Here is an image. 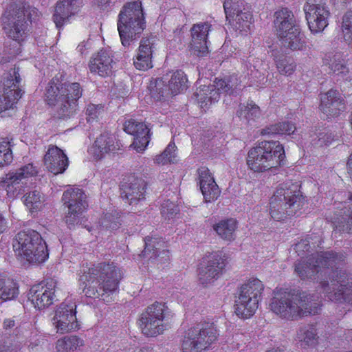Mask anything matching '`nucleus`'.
<instances>
[{
    "label": "nucleus",
    "instance_id": "1",
    "mask_svg": "<svg viewBox=\"0 0 352 352\" xmlns=\"http://www.w3.org/2000/svg\"><path fill=\"white\" fill-rule=\"evenodd\" d=\"M306 262L295 264V272L302 279L314 278L329 299L352 304V278L338 273L345 256L339 252H321L306 256Z\"/></svg>",
    "mask_w": 352,
    "mask_h": 352
},
{
    "label": "nucleus",
    "instance_id": "2",
    "mask_svg": "<svg viewBox=\"0 0 352 352\" xmlns=\"http://www.w3.org/2000/svg\"><path fill=\"white\" fill-rule=\"evenodd\" d=\"M271 310L281 318L297 320L318 313L321 304L318 297L305 292L290 290L277 292L272 298Z\"/></svg>",
    "mask_w": 352,
    "mask_h": 352
},
{
    "label": "nucleus",
    "instance_id": "3",
    "mask_svg": "<svg viewBox=\"0 0 352 352\" xmlns=\"http://www.w3.org/2000/svg\"><path fill=\"white\" fill-rule=\"evenodd\" d=\"M62 74L54 76L48 83L45 101L55 107L59 118H69L78 109V101L82 95V88L78 82H67Z\"/></svg>",
    "mask_w": 352,
    "mask_h": 352
},
{
    "label": "nucleus",
    "instance_id": "4",
    "mask_svg": "<svg viewBox=\"0 0 352 352\" xmlns=\"http://www.w3.org/2000/svg\"><path fill=\"white\" fill-rule=\"evenodd\" d=\"M122 278L121 270L113 264L99 263L84 268L80 280L85 284L83 292L89 298H98L112 294Z\"/></svg>",
    "mask_w": 352,
    "mask_h": 352
},
{
    "label": "nucleus",
    "instance_id": "5",
    "mask_svg": "<svg viewBox=\"0 0 352 352\" xmlns=\"http://www.w3.org/2000/svg\"><path fill=\"white\" fill-rule=\"evenodd\" d=\"M38 9L21 1H13L8 4L1 16V23L6 34L18 43L23 41L29 32L28 21L38 19Z\"/></svg>",
    "mask_w": 352,
    "mask_h": 352
},
{
    "label": "nucleus",
    "instance_id": "6",
    "mask_svg": "<svg viewBox=\"0 0 352 352\" xmlns=\"http://www.w3.org/2000/svg\"><path fill=\"white\" fill-rule=\"evenodd\" d=\"M296 183L285 182L280 184L270 199L272 218L276 221L283 220L301 209L305 199Z\"/></svg>",
    "mask_w": 352,
    "mask_h": 352
},
{
    "label": "nucleus",
    "instance_id": "7",
    "mask_svg": "<svg viewBox=\"0 0 352 352\" xmlns=\"http://www.w3.org/2000/svg\"><path fill=\"white\" fill-rule=\"evenodd\" d=\"M117 28L122 45L129 46L137 40L146 28L144 14L140 1L126 3L119 14Z\"/></svg>",
    "mask_w": 352,
    "mask_h": 352
},
{
    "label": "nucleus",
    "instance_id": "8",
    "mask_svg": "<svg viewBox=\"0 0 352 352\" xmlns=\"http://www.w3.org/2000/svg\"><path fill=\"white\" fill-rule=\"evenodd\" d=\"M285 151L278 141H263L251 148L248 155L247 164L254 172H264L281 165Z\"/></svg>",
    "mask_w": 352,
    "mask_h": 352
},
{
    "label": "nucleus",
    "instance_id": "9",
    "mask_svg": "<svg viewBox=\"0 0 352 352\" xmlns=\"http://www.w3.org/2000/svg\"><path fill=\"white\" fill-rule=\"evenodd\" d=\"M13 248L18 256L32 263H43L49 255L46 243L38 232L32 230L19 232Z\"/></svg>",
    "mask_w": 352,
    "mask_h": 352
},
{
    "label": "nucleus",
    "instance_id": "10",
    "mask_svg": "<svg viewBox=\"0 0 352 352\" xmlns=\"http://www.w3.org/2000/svg\"><path fill=\"white\" fill-rule=\"evenodd\" d=\"M171 311L164 302H155L141 314L139 325L144 335L156 337L170 327Z\"/></svg>",
    "mask_w": 352,
    "mask_h": 352
},
{
    "label": "nucleus",
    "instance_id": "11",
    "mask_svg": "<svg viewBox=\"0 0 352 352\" xmlns=\"http://www.w3.org/2000/svg\"><path fill=\"white\" fill-rule=\"evenodd\" d=\"M219 336L213 322H201L189 328L184 336L182 352H202L208 349Z\"/></svg>",
    "mask_w": 352,
    "mask_h": 352
},
{
    "label": "nucleus",
    "instance_id": "12",
    "mask_svg": "<svg viewBox=\"0 0 352 352\" xmlns=\"http://www.w3.org/2000/svg\"><path fill=\"white\" fill-rule=\"evenodd\" d=\"M264 286L257 278L249 280L242 285L235 300V312L243 318H250L258 308Z\"/></svg>",
    "mask_w": 352,
    "mask_h": 352
},
{
    "label": "nucleus",
    "instance_id": "13",
    "mask_svg": "<svg viewBox=\"0 0 352 352\" xmlns=\"http://www.w3.org/2000/svg\"><path fill=\"white\" fill-rule=\"evenodd\" d=\"M65 211V221L71 229L80 222L83 212L88 207L87 196L82 190L78 188H70L65 190L62 196Z\"/></svg>",
    "mask_w": 352,
    "mask_h": 352
},
{
    "label": "nucleus",
    "instance_id": "14",
    "mask_svg": "<svg viewBox=\"0 0 352 352\" xmlns=\"http://www.w3.org/2000/svg\"><path fill=\"white\" fill-rule=\"evenodd\" d=\"M303 10L311 32H321L328 25L330 12L327 0H307Z\"/></svg>",
    "mask_w": 352,
    "mask_h": 352
},
{
    "label": "nucleus",
    "instance_id": "15",
    "mask_svg": "<svg viewBox=\"0 0 352 352\" xmlns=\"http://www.w3.org/2000/svg\"><path fill=\"white\" fill-rule=\"evenodd\" d=\"M19 68L11 69L3 80V94L0 95V113L13 107L24 93L20 88Z\"/></svg>",
    "mask_w": 352,
    "mask_h": 352
},
{
    "label": "nucleus",
    "instance_id": "16",
    "mask_svg": "<svg viewBox=\"0 0 352 352\" xmlns=\"http://www.w3.org/2000/svg\"><path fill=\"white\" fill-rule=\"evenodd\" d=\"M226 267V259L221 252L210 253L206 257V264L198 269V279L200 284L206 287L213 283L222 274Z\"/></svg>",
    "mask_w": 352,
    "mask_h": 352
},
{
    "label": "nucleus",
    "instance_id": "17",
    "mask_svg": "<svg viewBox=\"0 0 352 352\" xmlns=\"http://www.w3.org/2000/svg\"><path fill=\"white\" fill-rule=\"evenodd\" d=\"M75 304L63 302L56 310L53 324L57 332L65 333L78 327Z\"/></svg>",
    "mask_w": 352,
    "mask_h": 352
},
{
    "label": "nucleus",
    "instance_id": "18",
    "mask_svg": "<svg viewBox=\"0 0 352 352\" xmlns=\"http://www.w3.org/2000/svg\"><path fill=\"white\" fill-rule=\"evenodd\" d=\"M56 282L54 280L35 285L31 287L28 293V299L35 308L43 309L53 303L54 298Z\"/></svg>",
    "mask_w": 352,
    "mask_h": 352
},
{
    "label": "nucleus",
    "instance_id": "19",
    "mask_svg": "<svg viewBox=\"0 0 352 352\" xmlns=\"http://www.w3.org/2000/svg\"><path fill=\"white\" fill-rule=\"evenodd\" d=\"M146 184L144 179L135 177L120 185V197L129 205L135 206L145 199Z\"/></svg>",
    "mask_w": 352,
    "mask_h": 352
},
{
    "label": "nucleus",
    "instance_id": "20",
    "mask_svg": "<svg viewBox=\"0 0 352 352\" xmlns=\"http://www.w3.org/2000/svg\"><path fill=\"white\" fill-rule=\"evenodd\" d=\"M211 25L208 23H199L193 25L190 29L191 41L190 51L197 56H204L208 53L207 38Z\"/></svg>",
    "mask_w": 352,
    "mask_h": 352
},
{
    "label": "nucleus",
    "instance_id": "21",
    "mask_svg": "<svg viewBox=\"0 0 352 352\" xmlns=\"http://www.w3.org/2000/svg\"><path fill=\"white\" fill-rule=\"evenodd\" d=\"M124 130L126 133L134 136L131 146L137 152L141 153L145 150L150 140V129L147 125L131 119L125 122Z\"/></svg>",
    "mask_w": 352,
    "mask_h": 352
},
{
    "label": "nucleus",
    "instance_id": "22",
    "mask_svg": "<svg viewBox=\"0 0 352 352\" xmlns=\"http://www.w3.org/2000/svg\"><path fill=\"white\" fill-rule=\"evenodd\" d=\"M44 163L49 171L58 175L63 173L68 166V158L56 146H50L44 156Z\"/></svg>",
    "mask_w": 352,
    "mask_h": 352
},
{
    "label": "nucleus",
    "instance_id": "23",
    "mask_svg": "<svg viewBox=\"0 0 352 352\" xmlns=\"http://www.w3.org/2000/svg\"><path fill=\"white\" fill-rule=\"evenodd\" d=\"M155 36L143 38L138 49V53L134 60V65L139 70H147L153 67L152 57L155 49Z\"/></svg>",
    "mask_w": 352,
    "mask_h": 352
},
{
    "label": "nucleus",
    "instance_id": "24",
    "mask_svg": "<svg viewBox=\"0 0 352 352\" xmlns=\"http://www.w3.org/2000/svg\"><path fill=\"white\" fill-rule=\"evenodd\" d=\"M82 0H60L57 2L53 19L58 28H61L66 20L76 14L82 6Z\"/></svg>",
    "mask_w": 352,
    "mask_h": 352
},
{
    "label": "nucleus",
    "instance_id": "25",
    "mask_svg": "<svg viewBox=\"0 0 352 352\" xmlns=\"http://www.w3.org/2000/svg\"><path fill=\"white\" fill-rule=\"evenodd\" d=\"M320 107V110L327 116H337L345 108L340 94L334 89H330L321 95Z\"/></svg>",
    "mask_w": 352,
    "mask_h": 352
},
{
    "label": "nucleus",
    "instance_id": "26",
    "mask_svg": "<svg viewBox=\"0 0 352 352\" xmlns=\"http://www.w3.org/2000/svg\"><path fill=\"white\" fill-rule=\"evenodd\" d=\"M199 183L204 198L206 202L214 201L220 195V190L208 168L201 167L197 170Z\"/></svg>",
    "mask_w": 352,
    "mask_h": 352
},
{
    "label": "nucleus",
    "instance_id": "27",
    "mask_svg": "<svg viewBox=\"0 0 352 352\" xmlns=\"http://www.w3.org/2000/svg\"><path fill=\"white\" fill-rule=\"evenodd\" d=\"M119 149V144L115 137L108 133L101 134L90 148V153L96 160L102 158L109 153H113Z\"/></svg>",
    "mask_w": 352,
    "mask_h": 352
},
{
    "label": "nucleus",
    "instance_id": "28",
    "mask_svg": "<svg viewBox=\"0 0 352 352\" xmlns=\"http://www.w3.org/2000/svg\"><path fill=\"white\" fill-rule=\"evenodd\" d=\"M274 25L277 34L282 39L287 37L289 32H293L294 29L299 28L296 23L294 16L292 11L287 8H282L274 14Z\"/></svg>",
    "mask_w": 352,
    "mask_h": 352
},
{
    "label": "nucleus",
    "instance_id": "29",
    "mask_svg": "<svg viewBox=\"0 0 352 352\" xmlns=\"http://www.w3.org/2000/svg\"><path fill=\"white\" fill-rule=\"evenodd\" d=\"M113 63L111 54L106 50H101L90 60L89 69L91 73L107 76L111 74Z\"/></svg>",
    "mask_w": 352,
    "mask_h": 352
},
{
    "label": "nucleus",
    "instance_id": "30",
    "mask_svg": "<svg viewBox=\"0 0 352 352\" xmlns=\"http://www.w3.org/2000/svg\"><path fill=\"white\" fill-rule=\"evenodd\" d=\"M214 82L219 94H225L232 96H237L242 91V81L241 78L235 74L226 76L222 78H217Z\"/></svg>",
    "mask_w": 352,
    "mask_h": 352
},
{
    "label": "nucleus",
    "instance_id": "31",
    "mask_svg": "<svg viewBox=\"0 0 352 352\" xmlns=\"http://www.w3.org/2000/svg\"><path fill=\"white\" fill-rule=\"evenodd\" d=\"M144 249L142 252L143 257H147L148 259L157 258L162 255L161 261H167L168 258V251L164 249V242L157 238L146 236L144 239Z\"/></svg>",
    "mask_w": 352,
    "mask_h": 352
},
{
    "label": "nucleus",
    "instance_id": "32",
    "mask_svg": "<svg viewBox=\"0 0 352 352\" xmlns=\"http://www.w3.org/2000/svg\"><path fill=\"white\" fill-rule=\"evenodd\" d=\"M37 172L36 168L32 164H26L15 172L8 173L1 181V186L10 188V185L19 184L23 179L36 175Z\"/></svg>",
    "mask_w": 352,
    "mask_h": 352
},
{
    "label": "nucleus",
    "instance_id": "33",
    "mask_svg": "<svg viewBox=\"0 0 352 352\" xmlns=\"http://www.w3.org/2000/svg\"><path fill=\"white\" fill-rule=\"evenodd\" d=\"M37 172L36 168L32 164H26L15 172L8 173L1 181V186L10 188V185L19 184L23 179L36 175Z\"/></svg>",
    "mask_w": 352,
    "mask_h": 352
},
{
    "label": "nucleus",
    "instance_id": "34",
    "mask_svg": "<svg viewBox=\"0 0 352 352\" xmlns=\"http://www.w3.org/2000/svg\"><path fill=\"white\" fill-rule=\"evenodd\" d=\"M195 96L201 108H208L210 104L218 101L220 98L214 82L213 85H201Z\"/></svg>",
    "mask_w": 352,
    "mask_h": 352
},
{
    "label": "nucleus",
    "instance_id": "35",
    "mask_svg": "<svg viewBox=\"0 0 352 352\" xmlns=\"http://www.w3.org/2000/svg\"><path fill=\"white\" fill-rule=\"evenodd\" d=\"M237 226V221L230 218L221 220L213 226L214 230L218 236L223 240L231 241L235 239V230Z\"/></svg>",
    "mask_w": 352,
    "mask_h": 352
},
{
    "label": "nucleus",
    "instance_id": "36",
    "mask_svg": "<svg viewBox=\"0 0 352 352\" xmlns=\"http://www.w3.org/2000/svg\"><path fill=\"white\" fill-rule=\"evenodd\" d=\"M236 115L241 120L245 121L248 124H251L261 117V112L257 104L253 101H249L246 105H239Z\"/></svg>",
    "mask_w": 352,
    "mask_h": 352
},
{
    "label": "nucleus",
    "instance_id": "37",
    "mask_svg": "<svg viewBox=\"0 0 352 352\" xmlns=\"http://www.w3.org/2000/svg\"><path fill=\"white\" fill-rule=\"evenodd\" d=\"M19 294V285L12 279L0 276V300L2 302L12 300Z\"/></svg>",
    "mask_w": 352,
    "mask_h": 352
},
{
    "label": "nucleus",
    "instance_id": "38",
    "mask_svg": "<svg viewBox=\"0 0 352 352\" xmlns=\"http://www.w3.org/2000/svg\"><path fill=\"white\" fill-rule=\"evenodd\" d=\"M331 220L337 230L352 233V211L346 209L339 210Z\"/></svg>",
    "mask_w": 352,
    "mask_h": 352
},
{
    "label": "nucleus",
    "instance_id": "39",
    "mask_svg": "<svg viewBox=\"0 0 352 352\" xmlns=\"http://www.w3.org/2000/svg\"><path fill=\"white\" fill-rule=\"evenodd\" d=\"M296 128L295 124L289 121H283L270 125L263 129L262 134L268 135H292Z\"/></svg>",
    "mask_w": 352,
    "mask_h": 352
},
{
    "label": "nucleus",
    "instance_id": "40",
    "mask_svg": "<svg viewBox=\"0 0 352 352\" xmlns=\"http://www.w3.org/2000/svg\"><path fill=\"white\" fill-rule=\"evenodd\" d=\"M187 82L188 80L184 72L182 70H177L174 72L171 76V78L168 80V84L170 94L172 95H176L186 89Z\"/></svg>",
    "mask_w": 352,
    "mask_h": 352
},
{
    "label": "nucleus",
    "instance_id": "41",
    "mask_svg": "<svg viewBox=\"0 0 352 352\" xmlns=\"http://www.w3.org/2000/svg\"><path fill=\"white\" fill-rule=\"evenodd\" d=\"M282 43L292 50H300L305 44L303 34L300 33V28L294 29L293 32H289L287 37L282 38Z\"/></svg>",
    "mask_w": 352,
    "mask_h": 352
},
{
    "label": "nucleus",
    "instance_id": "42",
    "mask_svg": "<svg viewBox=\"0 0 352 352\" xmlns=\"http://www.w3.org/2000/svg\"><path fill=\"white\" fill-rule=\"evenodd\" d=\"M223 8L226 13V19L231 23L234 21L235 15L248 8L245 6L243 0H225Z\"/></svg>",
    "mask_w": 352,
    "mask_h": 352
},
{
    "label": "nucleus",
    "instance_id": "43",
    "mask_svg": "<svg viewBox=\"0 0 352 352\" xmlns=\"http://www.w3.org/2000/svg\"><path fill=\"white\" fill-rule=\"evenodd\" d=\"M317 338L316 329L312 327H304L297 331L296 339L305 346L315 344Z\"/></svg>",
    "mask_w": 352,
    "mask_h": 352
},
{
    "label": "nucleus",
    "instance_id": "44",
    "mask_svg": "<svg viewBox=\"0 0 352 352\" xmlns=\"http://www.w3.org/2000/svg\"><path fill=\"white\" fill-rule=\"evenodd\" d=\"M80 345H82V340L78 337L65 336L56 342V349L57 352H72L75 351Z\"/></svg>",
    "mask_w": 352,
    "mask_h": 352
},
{
    "label": "nucleus",
    "instance_id": "45",
    "mask_svg": "<svg viewBox=\"0 0 352 352\" xmlns=\"http://www.w3.org/2000/svg\"><path fill=\"white\" fill-rule=\"evenodd\" d=\"M44 201V197L40 191L33 190L23 196V202L30 211L39 210Z\"/></svg>",
    "mask_w": 352,
    "mask_h": 352
},
{
    "label": "nucleus",
    "instance_id": "46",
    "mask_svg": "<svg viewBox=\"0 0 352 352\" xmlns=\"http://www.w3.org/2000/svg\"><path fill=\"white\" fill-rule=\"evenodd\" d=\"M252 15L248 8L235 15L234 21L230 23L236 30L241 32H247L250 30L252 23Z\"/></svg>",
    "mask_w": 352,
    "mask_h": 352
},
{
    "label": "nucleus",
    "instance_id": "47",
    "mask_svg": "<svg viewBox=\"0 0 352 352\" xmlns=\"http://www.w3.org/2000/svg\"><path fill=\"white\" fill-rule=\"evenodd\" d=\"M149 90L153 98L159 100L162 97L168 95L170 92L168 85H166L162 78H157L151 80L149 85Z\"/></svg>",
    "mask_w": 352,
    "mask_h": 352
},
{
    "label": "nucleus",
    "instance_id": "48",
    "mask_svg": "<svg viewBox=\"0 0 352 352\" xmlns=\"http://www.w3.org/2000/svg\"><path fill=\"white\" fill-rule=\"evenodd\" d=\"M341 29L344 41L352 47V10L346 12L342 16Z\"/></svg>",
    "mask_w": 352,
    "mask_h": 352
},
{
    "label": "nucleus",
    "instance_id": "49",
    "mask_svg": "<svg viewBox=\"0 0 352 352\" xmlns=\"http://www.w3.org/2000/svg\"><path fill=\"white\" fill-rule=\"evenodd\" d=\"M13 160L10 142L7 139L0 140V166L9 165Z\"/></svg>",
    "mask_w": 352,
    "mask_h": 352
},
{
    "label": "nucleus",
    "instance_id": "50",
    "mask_svg": "<svg viewBox=\"0 0 352 352\" xmlns=\"http://www.w3.org/2000/svg\"><path fill=\"white\" fill-rule=\"evenodd\" d=\"M119 219L116 212H107L100 220V226L105 230H116L120 225Z\"/></svg>",
    "mask_w": 352,
    "mask_h": 352
},
{
    "label": "nucleus",
    "instance_id": "51",
    "mask_svg": "<svg viewBox=\"0 0 352 352\" xmlns=\"http://www.w3.org/2000/svg\"><path fill=\"white\" fill-rule=\"evenodd\" d=\"M315 135L316 137L313 138L312 142L314 144L318 146L328 145L335 140V136L325 129L320 130Z\"/></svg>",
    "mask_w": 352,
    "mask_h": 352
},
{
    "label": "nucleus",
    "instance_id": "52",
    "mask_svg": "<svg viewBox=\"0 0 352 352\" xmlns=\"http://www.w3.org/2000/svg\"><path fill=\"white\" fill-rule=\"evenodd\" d=\"M175 144L174 143H170L166 148L164 151L155 157V162L157 164H166L168 162H174L175 160Z\"/></svg>",
    "mask_w": 352,
    "mask_h": 352
},
{
    "label": "nucleus",
    "instance_id": "53",
    "mask_svg": "<svg viewBox=\"0 0 352 352\" xmlns=\"http://www.w3.org/2000/svg\"><path fill=\"white\" fill-rule=\"evenodd\" d=\"M260 61L252 57L250 58L243 64L244 73L245 76H251L253 78H258L261 76V73L257 67V64Z\"/></svg>",
    "mask_w": 352,
    "mask_h": 352
},
{
    "label": "nucleus",
    "instance_id": "54",
    "mask_svg": "<svg viewBox=\"0 0 352 352\" xmlns=\"http://www.w3.org/2000/svg\"><path fill=\"white\" fill-rule=\"evenodd\" d=\"M161 212L165 219H172L178 214L179 209L178 206L169 200L165 201L162 205Z\"/></svg>",
    "mask_w": 352,
    "mask_h": 352
},
{
    "label": "nucleus",
    "instance_id": "55",
    "mask_svg": "<svg viewBox=\"0 0 352 352\" xmlns=\"http://www.w3.org/2000/svg\"><path fill=\"white\" fill-rule=\"evenodd\" d=\"M276 67L280 74L289 76L294 72L296 65L290 60L283 58L276 60Z\"/></svg>",
    "mask_w": 352,
    "mask_h": 352
},
{
    "label": "nucleus",
    "instance_id": "56",
    "mask_svg": "<svg viewBox=\"0 0 352 352\" xmlns=\"http://www.w3.org/2000/svg\"><path fill=\"white\" fill-rule=\"evenodd\" d=\"M343 56L341 52H329L327 53L322 58V63L330 69L336 62H340V58Z\"/></svg>",
    "mask_w": 352,
    "mask_h": 352
},
{
    "label": "nucleus",
    "instance_id": "57",
    "mask_svg": "<svg viewBox=\"0 0 352 352\" xmlns=\"http://www.w3.org/2000/svg\"><path fill=\"white\" fill-rule=\"evenodd\" d=\"M330 70L337 75H345L349 72V69L346 65L343 56L340 58V62H336L330 68Z\"/></svg>",
    "mask_w": 352,
    "mask_h": 352
},
{
    "label": "nucleus",
    "instance_id": "58",
    "mask_svg": "<svg viewBox=\"0 0 352 352\" xmlns=\"http://www.w3.org/2000/svg\"><path fill=\"white\" fill-rule=\"evenodd\" d=\"M309 243L307 239L301 240L295 246L296 252L301 258H304L307 255V253L309 252Z\"/></svg>",
    "mask_w": 352,
    "mask_h": 352
},
{
    "label": "nucleus",
    "instance_id": "59",
    "mask_svg": "<svg viewBox=\"0 0 352 352\" xmlns=\"http://www.w3.org/2000/svg\"><path fill=\"white\" fill-rule=\"evenodd\" d=\"M86 114L88 116L87 120L89 122L94 120L98 117V111L94 104H90L87 107Z\"/></svg>",
    "mask_w": 352,
    "mask_h": 352
},
{
    "label": "nucleus",
    "instance_id": "60",
    "mask_svg": "<svg viewBox=\"0 0 352 352\" xmlns=\"http://www.w3.org/2000/svg\"><path fill=\"white\" fill-rule=\"evenodd\" d=\"M3 329L6 331H11L17 329L15 320L11 318L6 319L3 322Z\"/></svg>",
    "mask_w": 352,
    "mask_h": 352
},
{
    "label": "nucleus",
    "instance_id": "61",
    "mask_svg": "<svg viewBox=\"0 0 352 352\" xmlns=\"http://www.w3.org/2000/svg\"><path fill=\"white\" fill-rule=\"evenodd\" d=\"M48 349V344H46L45 346H43V344L42 345H38L37 344H32L30 345V352H46V351Z\"/></svg>",
    "mask_w": 352,
    "mask_h": 352
},
{
    "label": "nucleus",
    "instance_id": "62",
    "mask_svg": "<svg viewBox=\"0 0 352 352\" xmlns=\"http://www.w3.org/2000/svg\"><path fill=\"white\" fill-rule=\"evenodd\" d=\"M18 349L16 345L3 344L0 345V351L1 352H14Z\"/></svg>",
    "mask_w": 352,
    "mask_h": 352
},
{
    "label": "nucleus",
    "instance_id": "63",
    "mask_svg": "<svg viewBox=\"0 0 352 352\" xmlns=\"http://www.w3.org/2000/svg\"><path fill=\"white\" fill-rule=\"evenodd\" d=\"M347 171L352 182V153L349 155L347 161ZM349 199L352 201V192L350 193Z\"/></svg>",
    "mask_w": 352,
    "mask_h": 352
},
{
    "label": "nucleus",
    "instance_id": "64",
    "mask_svg": "<svg viewBox=\"0 0 352 352\" xmlns=\"http://www.w3.org/2000/svg\"><path fill=\"white\" fill-rule=\"evenodd\" d=\"M95 3L102 8H105L110 4L109 0H95Z\"/></svg>",
    "mask_w": 352,
    "mask_h": 352
}]
</instances>
